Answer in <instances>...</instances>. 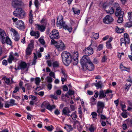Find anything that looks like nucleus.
<instances>
[{"label":"nucleus","mask_w":132,"mask_h":132,"mask_svg":"<svg viewBox=\"0 0 132 132\" xmlns=\"http://www.w3.org/2000/svg\"><path fill=\"white\" fill-rule=\"evenodd\" d=\"M80 63L83 69L85 67L88 70L92 71L94 69L93 63L90 60L89 57L87 55H84L82 56L80 61Z\"/></svg>","instance_id":"obj_1"},{"label":"nucleus","mask_w":132,"mask_h":132,"mask_svg":"<svg viewBox=\"0 0 132 132\" xmlns=\"http://www.w3.org/2000/svg\"><path fill=\"white\" fill-rule=\"evenodd\" d=\"M61 57L63 63L66 65H68L72 61L70 54L67 51H64L62 53Z\"/></svg>","instance_id":"obj_2"},{"label":"nucleus","mask_w":132,"mask_h":132,"mask_svg":"<svg viewBox=\"0 0 132 132\" xmlns=\"http://www.w3.org/2000/svg\"><path fill=\"white\" fill-rule=\"evenodd\" d=\"M61 57L63 63L66 65H68L72 61L70 54L67 51H64L62 53Z\"/></svg>","instance_id":"obj_3"},{"label":"nucleus","mask_w":132,"mask_h":132,"mask_svg":"<svg viewBox=\"0 0 132 132\" xmlns=\"http://www.w3.org/2000/svg\"><path fill=\"white\" fill-rule=\"evenodd\" d=\"M13 14L20 19H23L26 16V13L21 8L19 7L16 9L13 13Z\"/></svg>","instance_id":"obj_4"},{"label":"nucleus","mask_w":132,"mask_h":132,"mask_svg":"<svg viewBox=\"0 0 132 132\" xmlns=\"http://www.w3.org/2000/svg\"><path fill=\"white\" fill-rule=\"evenodd\" d=\"M12 19L14 22L15 23V26L20 30H23L25 27L24 23L23 21L22 20H18L17 18H12Z\"/></svg>","instance_id":"obj_5"},{"label":"nucleus","mask_w":132,"mask_h":132,"mask_svg":"<svg viewBox=\"0 0 132 132\" xmlns=\"http://www.w3.org/2000/svg\"><path fill=\"white\" fill-rule=\"evenodd\" d=\"M94 45L95 47H96L97 45L95 44L94 45H93L91 43L90 45L88 47L85 48V49L82 52L84 54H85L86 55H87V56L88 55H90L92 54L93 53V46Z\"/></svg>","instance_id":"obj_6"},{"label":"nucleus","mask_w":132,"mask_h":132,"mask_svg":"<svg viewBox=\"0 0 132 132\" xmlns=\"http://www.w3.org/2000/svg\"><path fill=\"white\" fill-rule=\"evenodd\" d=\"M124 13V12L121 11V9L120 7L117 8L116 10L115 14L116 16H119L117 21L118 23H121L123 22V18Z\"/></svg>","instance_id":"obj_7"},{"label":"nucleus","mask_w":132,"mask_h":132,"mask_svg":"<svg viewBox=\"0 0 132 132\" xmlns=\"http://www.w3.org/2000/svg\"><path fill=\"white\" fill-rule=\"evenodd\" d=\"M57 24L62 27L64 29H66V25L64 22L63 21V18L62 15H59L57 18Z\"/></svg>","instance_id":"obj_8"},{"label":"nucleus","mask_w":132,"mask_h":132,"mask_svg":"<svg viewBox=\"0 0 132 132\" xmlns=\"http://www.w3.org/2000/svg\"><path fill=\"white\" fill-rule=\"evenodd\" d=\"M104 106L105 104L103 102L101 101L98 102L97 105V113L99 114L102 113Z\"/></svg>","instance_id":"obj_9"},{"label":"nucleus","mask_w":132,"mask_h":132,"mask_svg":"<svg viewBox=\"0 0 132 132\" xmlns=\"http://www.w3.org/2000/svg\"><path fill=\"white\" fill-rule=\"evenodd\" d=\"M71 58L72 59V62H73V64L76 65L78 63V53L77 51H75L73 54L71 56Z\"/></svg>","instance_id":"obj_10"},{"label":"nucleus","mask_w":132,"mask_h":132,"mask_svg":"<svg viewBox=\"0 0 132 132\" xmlns=\"http://www.w3.org/2000/svg\"><path fill=\"white\" fill-rule=\"evenodd\" d=\"M50 37L51 39H57L60 37L58 31L56 29L53 30L50 33Z\"/></svg>","instance_id":"obj_11"},{"label":"nucleus","mask_w":132,"mask_h":132,"mask_svg":"<svg viewBox=\"0 0 132 132\" xmlns=\"http://www.w3.org/2000/svg\"><path fill=\"white\" fill-rule=\"evenodd\" d=\"M21 0H13L12 1V5L14 8H19L21 6Z\"/></svg>","instance_id":"obj_12"},{"label":"nucleus","mask_w":132,"mask_h":132,"mask_svg":"<svg viewBox=\"0 0 132 132\" xmlns=\"http://www.w3.org/2000/svg\"><path fill=\"white\" fill-rule=\"evenodd\" d=\"M56 47L59 51H62L65 48V46L61 40H59L56 46Z\"/></svg>","instance_id":"obj_13"},{"label":"nucleus","mask_w":132,"mask_h":132,"mask_svg":"<svg viewBox=\"0 0 132 132\" xmlns=\"http://www.w3.org/2000/svg\"><path fill=\"white\" fill-rule=\"evenodd\" d=\"M6 37V34L5 31L3 30L0 29V40L3 44L5 42L4 39Z\"/></svg>","instance_id":"obj_14"},{"label":"nucleus","mask_w":132,"mask_h":132,"mask_svg":"<svg viewBox=\"0 0 132 132\" xmlns=\"http://www.w3.org/2000/svg\"><path fill=\"white\" fill-rule=\"evenodd\" d=\"M112 91L110 89H107L104 92L103 90H101L100 91L99 93V97L100 98L105 97L107 94L109 93H112Z\"/></svg>","instance_id":"obj_15"},{"label":"nucleus","mask_w":132,"mask_h":132,"mask_svg":"<svg viewBox=\"0 0 132 132\" xmlns=\"http://www.w3.org/2000/svg\"><path fill=\"white\" fill-rule=\"evenodd\" d=\"M113 19L109 15H106L103 19L104 22L106 24H109L113 21Z\"/></svg>","instance_id":"obj_16"},{"label":"nucleus","mask_w":132,"mask_h":132,"mask_svg":"<svg viewBox=\"0 0 132 132\" xmlns=\"http://www.w3.org/2000/svg\"><path fill=\"white\" fill-rule=\"evenodd\" d=\"M70 113L71 111L69 108L65 107L63 109L62 114V115H64L68 117H69L70 116L69 113Z\"/></svg>","instance_id":"obj_17"},{"label":"nucleus","mask_w":132,"mask_h":132,"mask_svg":"<svg viewBox=\"0 0 132 132\" xmlns=\"http://www.w3.org/2000/svg\"><path fill=\"white\" fill-rule=\"evenodd\" d=\"M35 26L36 27L37 29L41 32H43L45 31L46 27L43 25H40L38 24H36Z\"/></svg>","instance_id":"obj_18"},{"label":"nucleus","mask_w":132,"mask_h":132,"mask_svg":"<svg viewBox=\"0 0 132 132\" xmlns=\"http://www.w3.org/2000/svg\"><path fill=\"white\" fill-rule=\"evenodd\" d=\"M30 35L32 36H34L36 38H38L40 36V34L39 32L38 31H34L33 30H32L30 32Z\"/></svg>","instance_id":"obj_19"},{"label":"nucleus","mask_w":132,"mask_h":132,"mask_svg":"<svg viewBox=\"0 0 132 132\" xmlns=\"http://www.w3.org/2000/svg\"><path fill=\"white\" fill-rule=\"evenodd\" d=\"M16 59L13 55L12 53H10L9 58L7 59V61L9 63H11L13 61H16Z\"/></svg>","instance_id":"obj_20"},{"label":"nucleus","mask_w":132,"mask_h":132,"mask_svg":"<svg viewBox=\"0 0 132 132\" xmlns=\"http://www.w3.org/2000/svg\"><path fill=\"white\" fill-rule=\"evenodd\" d=\"M120 45L122 47V49L125 48L126 46V43H128L123 38H121L120 40Z\"/></svg>","instance_id":"obj_21"},{"label":"nucleus","mask_w":132,"mask_h":132,"mask_svg":"<svg viewBox=\"0 0 132 132\" xmlns=\"http://www.w3.org/2000/svg\"><path fill=\"white\" fill-rule=\"evenodd\" d=\"M27 64L24 62H21L19 64L20 69L21 70H23L27 67Z\"/></svg>","instance_id":"obj_22"},{"label":"nucleus","mask_w":132,"mask_h":132,"mask_svg":"<svg viewBox=\"0 0 132 132\" xmlns=\"http://www.w3.org/2000/svg\"><path fill=\"white\" fill-rule=\"evenodd\" d=\"M40 23L43 24L44 26L48 27L49 26V24L47 20L46 19L43 18L41 20Z\"/></svg>","instance_id":"obj_23"},{"label":"nucleus","mask_w":132,"mask_h":132,"mask_svg":"<svg viewBox=\"0 0 132 132\" xmlns=\"http://www.w3.org/2000/svg\"><path fill=\"white\" fill-rule=\"evenodd\" d=\"M32 10H30V11L29 13V22L31 24L32 23L33 21V15L32 14Z\"/></svg>","instance_id":"obj_24"},{"label":"nucleus","mask_w":132,"mask_h":132,"mask_svg":"<svg viewBox=\"0 0 132 132\" xmlns=\"http://www.w3.org/2000/svg\"><path fill=\"white\" fill-rule=\"evenodd\" d=\"M34 40H31L30 41V43L28 44L27 48L32 50L34 48Z\"/></svg>","instance_id":"obj_25"},{"label":"nucleus","mask_w":132,"mask_h":132,"mask_svg":"<svg viewBox=\"0 0 132 132\" xmlns=\"http://www.w3.org/2000/svg\"><path fill=\"white\" fill-rule=\"evenodd\" d=\"M96 99L92 97L90 99V103L91 105H95L96 103Z\"/></svg>","instance_id":"obj_26"},{"label":"nucleus","mask_w":132,"mask_h":132,"mask_svg":"<svg viewBox=\"0 0 132 132\" xmlns=\"http://www.w3.org/2000/svg\"><path fill=\"white\" fill-rule=\"evenodd\" d=\"M4 41H5L4 44L6 43L8 44L11 45L12 44V42L11 40L9 38L8 36L6 37L5 39H4Z\"/></svg>","instance_id":"obj_27"},{"label":"nucleus","mask_w":132,"mask_h":132,"mask_svg":"<svg viewBox=\"0 0 132 132\" xmlns=\"http://www.w3.org/2000/svg\"><path fill=\"white\" fill-rule=\"evenodd\" d=\"M49 104V103L47 101H45L42 103L41 105V108H45V107L47 108V106Z\"/></svg>","instance_id":"obj_28"},{"label":"nucleus","mask_w":132,"mask_h":132,"mask_svg":"<svg viewBox=\"0 0 132 132\" xmlns=\"http://www.w3.org/2000/svg\"><path fill=\"white\" fill-rule=\"evenodd\" d=\"M64 128L69 132L72 130L73 129L71 125H66Z\"/></svg>","instance_id":"obj_29"},{"label":"nucleus","mask_w":132,"mask_h":132,"mask_svg":"<svg viewBox=\"0 0 132 132\" xmlns=\"http://www.w3.org/2000/svg\"><path fill=\"white\" fill-rule=\"evenodd\" d=\"M94 84L97 88H101L102 87V83L101 81H99L98 82L95 83Z\"/></svg>","instance_id":"obj_30"},{"label":"nucleus","mask_w":132,"mask_h":132,"mask_svg":"<svg viewBox=\"0 0 132 132\" xmlns=\"http://www.w3.org/2000/svg\"><path fill=\"white\" fill-rule=\"evenodd\" d=\"M109 10H105L106 12L110 14H112L114 12V11L113 7H109Z\"/></svg>","instance_id":"obj_31"},{"label":"nucleus","mask_w":132,"mask_h":132,"mask_svg":"<svg viewBox=\"0 0 132 132\" xmlns=\"http://www.w3.org/2000/svg\"><path fill=\"white\" fill-rule=\"evenodd\" d=\"M124 38L125 40L128 42V43H129V38L128 35L127 33H125L124 35Z\"/></svg>","instance_id":"obj_32"},{"label":"nucleus","mask_w":132,"mask_h":132,"mask_svg":"<svg viewBox=\"0 0 132 132\" xmlns=\"http://www.w3.org/2000/svg\"><path fill=\"white\" fill-rule=\"evenodd\" d=\"M116 32L118 33H121L124 32V30L123 28H119L117 26L116 28Z\"/></svg>","instance_id":"obj_33"},{"label":"nucleus","mask_w":132,"mask_h":132,"mask_svg":"<svg viewBox=\"0 0 132 132\" xmlns=\"http://www.w3.org/2000/svg\"><path fill=\"white\" fill-rule=\"evenodd\" d=\"M92 36V38H94L95 39H97L98 38L99 36V33H96L94 32H93Z\"/></svg>","instance_id":"obj_34"},{"label":"nucleus","mask_w":132,"mask_h":132,"mask_svg":"<svg viewBox=\"0 0 132 132\" xmlns=\"http://www.w3.org/2000/svg\"><path fill=\"white\" fill-rule=\"evenodd\" d=\"M2 79L5 81V83L7 85H9L10 84V78H7L5 76L2 78Z\"/></svg>","instance_id":"obj_35"},{"label":"nucleus","mask_w":132,"mask_h":132,"mask_svg":"<svg viewBox=\"0 0 132 132\" xmlns=\"http://www.w3.org/2000/svg\"><path fill=\"white\" fill-rule=\"evenodd\" d=\"M47 130L49 131H51L54 128L52 125H50L48 126H45L44 127Z\"/></svg>","instance_id":"obj_36"},{"label":"nucleus","mask_w":132,"mask_h":132,"mask_svg":"<svg viewBox=\"0 0 132 132\" xmlns=\"http://www.w3.org/2000/svg\"><path fill=\"white\" fill-rule=\"evenodd\" d=\"M131 85V84H130L129 85H128L127 83H126L125 85V91L126 92H127L129 89Z\"/></svg>","instance_id":"obj_37"},{"label":"nucleus","mask_w":132,"mask_h":132,"mask_svg":"<svg viewBox=\"0 0 132 132\" xmlns=\"http://www.w3.org/2000/svg\"><path fill=\"white\" fill-rule=\"evenodd\" d=\"M13 38L14 40L16 41H18L20 39V37L19 34L13 36Z\"/></svg>","instance_id":"obj_38"},{"label":"nucleus","mask_w":132,"mask_h":132,"mask_svg":"<svg viewBox=\"0 0 132 132\" xmlns=\"http://www.w3.org/2000/svg\"><path fill=\"white\" fill-rule=\"evenodd\" d=\"M55 105H51L49 104L47 106L46 109L49 110L51 111L53 109L55 108Z\"/></svg>","instance_id":"obj_39"},{"label":"nucleus","mask_w":132,"mask_h":132,"mask_svg":"<svg viewBox=\"0 0 132 132\" xmlns=\"http://www.w3.org/2000/svg\"><path fill=\"white\" fill-rule=\"evenodd\" d=\"M128 18L130 21H132V12H130L128 13Z\"/></svg>","instance_id":"obj_40"},{"label":"nucleus","mask_w":132,"mask_h":132,"mask_svg":"<svg viewBox=\"0 0 132 132\" xmlns=\"http://www.w3.org/2000/svg\"><path fill=\"white\" fill-rule=\"evenodd\" d=\"M53 66L54 68L59 67V62L56 61L54 62L53 63Z\"/></svg>","instance_id":"obj_41"},{"label":"nucleus","mask_w":132,"mask_h":132,"mask_svg":"<svg viewBox=\"0 0 132 132\" xmlns=\"http://www.w3.org/2000/svg\"><path fill=\"white\" fill-rule=\"evenodd\" d=\"M32 50L28 48H27L26 50V55H29L31 54Z\"/></svg>","instance_id":"obj_42"},{"label":"nucleus","mask_w":132,"mask_h":132,"mask_svg":"<svg viewBox=\"0 0 132 132\" xmlns=\"http://www.w3.org/2000/svg\"><path fill=\"white\" fill-rule=\"evenodd\" d=\"M70 117L73 120L77 118V116L76 115V111L73 112L70 115Z\"/></svg>","instance_id":"obj_43"},{"label":"nucleus","mask_w":132,"mask_h":132,"mask_svg":"<svg viewBox=\"0 0 132 132\" xmlns=\"http://www.w3.org/2000/svg\"><path fill=\"white\" fill-rule=\"evenodd\" d=\"M35 84L37 85H39L41 81V80L40 78L37 77L35 78Z\"/></svg>","instance_id":"obj_44"},{"label":"nucleus","mask_w":132,"mask_h":132,"mask_svg":"<svg viewBox=\"0 0 132 132\" xmlns=\"http://www.w3.org/2000/svg\"><path fill=\"white\" fill-rule=\"evenodd\" d=\"M91 114L93 118L95 120L97 119L96 117L97 116V114L96 112H93L91 113Z\"/></svg>","instance_id":"obj_45"},{"label":"nucleus","mask_w":132,"mask_h":132,"mask_svg":"<svg viewBox=\"0 0 132 132\" xmlns=\"http://www.w3.org/2000/svg\"><path fill=\"white\" fill-rule=\"evenodd\" d=\"M132 21L128 22L125 24V26L126 27L130 28L132 27Z\"/></svg>","instance_id":"obj_46"},{"label":"nucleus","mask_w":132,"mask_h":132,"mask_svg":"<svg viewBox=\"0 0 132 132\" xmlns=\"http://www.w3.org/2000/svg\"><path fill=\"white\" fill-rule=\"evenodd\" d=\"M72 10L73 12L75 14L78 15L79 14L80 12V10H76L74 8H72Z\"/></svg>","instance_id":"obj_47"},{"label":"nucleus","mask_w":132,"mask_h":132,"mask_svg":"<svg viewBox=\"0 0 132 132\" xmlns=\"http://www.w3.org/2000/svg\"><path fill=\"white\" fill-rule=\"evenodd\" d=\"M61 72L63 74L62 76H63L64 77H67V76L66 73V71L65 70L62 69H61Z\"/></svg>","instance_id":"obj_48"},{"label":"nucleus","mask_w":132,"mask_h":132,"mask_svg":"<svg viewBox=\"0 0 132 132\" xmlns=\"http://www.w3.org/2000/svg\"><path fill=\"white\" fill-rule=\"evenodd\" d=\"M103 45L102 44H100L98 45L97 47V51H100L103 48Z\"/></svg>","instance_id":"obj_49"},{"label":"nucleus","mask_w":132,"mask_h":132,"mask_svg":"<svg viewBox=\"0 0 132 132\" xmlns=\"http://www.w3.org/2000/svg\"><path fill=\"white\" fill-rule=\"evenodd\" d=\"M15 100H14L11 99L10 100V101L9 102V103H10V105L11 106H13L14 105H15Z\"/></svg>","instance_id":"obj_50"},{"label":"nucleus","mask_w":132,"mask_h":132,"mask_svg":"<svg viewBox=\"0 0 132 132\" xmlns=\"http://www.w3.org/2000/svg\"><path fill=\"white\" fill-rule=\"evenodd\" d=\"M20 89L19 87L17 86H16L14 88V90L13 91V93H16L18 91H19Z\"/></svg>","instance_id":"obj_51"},{"label":"nucleus","mask_w":132,"mask_h":132,"mask_svg":"<svg viewBox=\"0 0 132 132\" xmlns=\"http://www.w3.org/2000/svg\"><path fill=\"white\" fill-rule=\"evenodd\" d=\"M25 86H27V89L28 90H30L31 89V85L29 84H26L25 85Z\"/></svg>","instance_id":"obj_52"},{"label":"nucleus","mask_w":132,"mask_h":132,"mask_svg":"<svg viewBox=\"0 0 132 132\" xmlns=\"http://www.w3.org/2000/svg\"><path fill=\"white\" fill-rule=\"evenodd\" d=\"M35 5L36 7L37 8H38V6L39 4V2L38 0H35L34 2Z\"/></svg>","instance_id":"obj_53"},{"label":"nucleus","mask_w":132,"mask_h":132,"mask_svg":"<svg viewBox=\"0 0 132 132\" xmlns=\"http://www.w3.org/2000/svg\"><path fill=\"white\" fill-rule=\"evenodd\" d=\"M11 30L13 34V36L18 34L17 31L14 29L11 28Z\"/></svg>","instance_id":"obj_54"},{"label":"nucleus","mask_w":132,"mask_h":132,"mask_svg":"<svg viewBox=\"0 0 132 132\" xmlns=\"http://www.w3.org/2000/svg\"><path fill=\"white\" fill-rule=\"evenodd\" d=\"M106 47L107 48L111 49L112 48L111 44L109 42H106Z\"/></svg>","instance_id":"obj_55"},{"label":"nucleus","mask_w":132,"mask_h":132,"mask_svg":"<svg viewBox=\"0 0 132 132\" xmlns=\"http://www.w3.org/2000/svg\"><path fill=\"white\" fill-rule=\"evenodd\" d=\"M107 59V58L106 56L104 55L103 56L102 59V62H104L106 61Z\"/></svg>","instance_id":"obj_56"},{"label":"nucleus","mask_w":132,"mask_h":132,"mask_svg":"<svg viewBox=\"0 0 132 132\" xmlns=\"http://www.w3.org/2000/svg\"><path fill=\"white\" fill-rule=\"evenodd\" d=\"M9 102L7 101L6 102L5 104V108H9L10 106H11Z\"/></svg>","instance_id":"obj_57"},{"label":"nucleus","mask_w":132,"mask_h":132,"mask_svg":"<svg viewBox=\"0 0 132 132\" xmlns=\"http://www.w3.org/2000/svg\"><path fill=\"white\" fill-rule=\"evenodd\" d=\"M52 40L51 41V44H52L55 45L56 44L57 45V42L54 40L55 39H51Z\"/></svg>","instance_id":"obj_58"},{"label":"nucleus","mask_w":132,"mask_h":132,"mask_svg":"<svg viewBox=\"0 0 132 132\" xmlns=\"http://www.w3.org/2000/svg\"><path fill=\"white\" fill-rule=\"evenodd\" d=\"M68 93L69 95H72L74 94V91L73 90H69L68 92Z\"/></svg>","instance_id":"obj_59"},{"label":"nucleus","mask_w":132,"mask_h":132,"mask_svg":"<svg viewBox=\"0 0 132 132\" xmlns=\"http://www.w3.org/2000/svg\"><path fill=\"white\" fill-rule=\"evenodd\" d=\"M39 41L40 44L42 45H44L45 44V42L44 39L41 38L39 39Z\"/></svg>","instance_id":"obj_60"},{"label":"nucleus","mask_w":132,"mask_h":132,"mask_svg":"<svg viewBox=\"0 0 132 132\" xmlns=\"http://www.w3.org/2000/svg\"><path fill=\"white\" fill-rule=\"evenodd\" d=\"M100 116V117L101 119L105 120L106 119V117L104 115L102 114H98V116Z\"/></svg>","instance_id":"obj_61"},{"label":"nucleus","mask_w":132,"mask_h":132,"mask_svg":"<svg viewBox=\"0 0 132 132\" xmlns=\"http://www.w3.org/2000/svg\"><path fill=\"white\" fill-rule=\"evenodd\" d=\"M61 81L62 82V84H63V82L64 81H66L67 80V77H61Z\"/></svg>","instance_id":"obj_62"},{"label":"nucleus","mask_w":132,"mask_h":132,"mask_svg":"<svg viewBox=\"0 0 132 132\" xmlns=\"http://www.w3.org/2000/svg\"><path fill=\"white\" fill-rule=\"evenodd\" d=\"M107 94V96H108V97L109 98L111 99L113 97V94L112 93H109Z\"/></svg>","instance_id":"obj_63"},{"label":"nucleus","mask_w":132,"mask_h":132,"mask_svg":"<svg viewBox=\"0 0 132 132\" xmlns=\"http://www.w3.org/2000/svg\"><path fill=\"white\" fill-rule=\"evenodd\" d=\"M13 55L14 56V57H15L16 58V60H18V58L19 57V55L16 52Z\"/></svg>","instance_id":"obj_64"}]
</instances>
